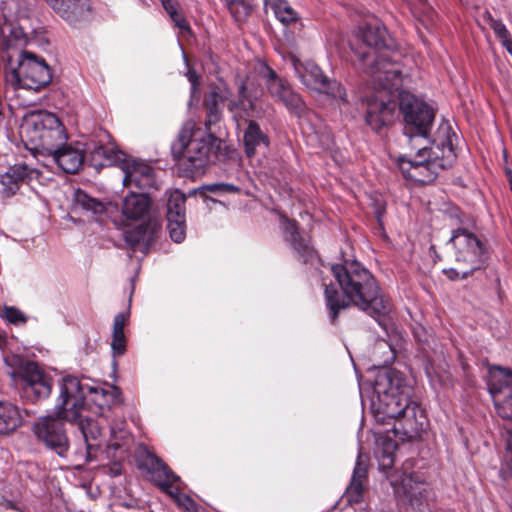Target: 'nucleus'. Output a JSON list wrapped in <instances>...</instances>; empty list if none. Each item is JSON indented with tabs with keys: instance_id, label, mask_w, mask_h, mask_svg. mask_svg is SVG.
I'll return each mask as SVG.
<instances>
[{
	"instance_id": "obj_23",
	"label": "nucleus",
	"mask_w": 512,
	"mask_h": 512,
	"mask_svg": "<svg viewBox=\"0 0 512 512\" xmlns=\"http://www.w3.org/2000/svg\"><path fill=\"white\" fill-rule=\"evenodd\" d=\"M40 172L27 164H15L0 176V193L4 198H11L17 194L24 184L37 179Z\"/></svg>"
},
{
	"instance_id": "obj_35",
	"label": "nucleus",
	"mask_w": 512,
	"mask_h": 512,
	"mask_svg": "<svg viewBox=\"0 0 512 512\" xmlns=\"http://www.w3.org/2000/svg\"><path fill=\"white\" fill-rule=\"evenodd\" d=\"M127 315L125 313H118L114 317L112 342L111 348L114 355H123L126 351V339L124 334V327L127 322Z\"/></svg>"
},
{
	"instance_id": "obj_42",
	"label": "nucleus",
	"mask_w": 512,
	"mask_h": 512,
	"mask_svg": "<svg viewBox=\"0 0 512 512\" xmlns=\"http://www.w3.org/2000/svg\"><path fill=\"white\" fill-rule=\"evenodd\" d=\"M204 189L212 193H237L240 191L237 186L228 183H214L206 185Z\"/></svg>"
},
{
	"instance_id": "obj_45",
	"label": "nucleus",
	"mask_w": 512,
	"mask_h": 512,
	"mask_svg": "<svg viewBox=\"0 0 512 512\" xmlns=\"http://www.w3.org/2000/svg\"><path fill=\"white\" fill-rule=\"evenodd\" d=\"M171 18L175 22V25L178 28H180L181 30H187L188 29V24H187L186 20L181 15H179L178 13L175 14V17H171Z\"/></svg>"
},
{
	"instance_id": "obj_18",
	"label": "nucleus",
	"mask_w": 512,
	"mask_h": 512,
	"mask_svg": "<svg viewBox=\"0 0 512 512\" xmlns=\"http://www.w3.org/2000/svg\"><path fill=\"white\" fill-rule=\"evenodd\" d=\"M280 228L284 241L292 249L295 257L303 263L313 264L318 259L317 251L311 243V238L300 233L298 223L295 220L280 216Z\"/></svg>"
},
{
	"instance_id": "obj_1",
	"label": "nucleus",
	"mask_w": 512,
	"mask_h": 512,
	"mask_svg": "<svg viewBox=\"0 0 512 512\" xmlns=\"http://www.w3.org/2000/svg\"><path fill=\"white\" fill-rule=\"evenodd\" d=\"M331 272L343 292L340 295L334 287L325 285L326 306L332 323L341 310L351 305L374 318L385 316L391 311L389 299L382 293L373 275L359 262L333 265Z\"/></svg>"
},
{
	"instance_id": "obj_48",
	"label": "nucleus",
	"mask_w": 512,
	"mask_h": 512,
	"mask_svg": "<svg viewBox=\"0 0 512 512\" xmlns=\"http://www.w3.org/2000/svg\"><path fill=\"white\" fill-rule=\"evenodd\" d=\"M508 175H509V185H510V189L512 191V172L510 170L508 171Z\"/></svg>"
},
{
	"instance_id": "obj_7",
	"label": "nucleus",
	"mask_w": 512,
	"mask_h": 512,
	"mask_svg": "<svg viewBox=\"0 0 512 512\" xmlns=\"http://www.w3.org/2000/svg\"><path fill=\"white\" fill-rule=\"evenodd\" d=\"M450 241L455 248V260L458 267L444 270L449 279H465L474 271L485 268L488 252L476 234L466 228H458L453 231Z\"/></svg>"
},
{
	"instance_id": "obj_21",
	"label": "nucleus",
	"mask_w": 512,
	"mask_h": 512,
	"mask_svg": "<svg viewBox=\"0 0 512 512\" xmlns=\"http://www.w3.org/2000/svg\"><path fill=\"white\" fill-rule=\"evenodd\" d=\"M367 477V465L363 462L362 455L359 454L353 469L350 484L338 503L340 506L339 509H361V507L357 506L361 505L363 502L364 485L367 482Z\"/></svg>"
},
{
	"instance_id": "obj_49",
	"label": "nucleus",
	"mask_w": 512,
	"mask_h": 512,
	"mask_svg": "<svg viewBox=\"0 0 512 512\" xmlns=\"http://www.w3.org/2000/svg\"><path fill=\"white\" fill-rule=\"evenodd\" d=\"M392 464H393V461H392V459L389 457V463L387 464V466H392Z\"/></svg>"
},
{
	"instance_id": "obj_31",
	"label": "nucleus",
	"mask_w": 512,
	"mask_h": 512,
	"mask_svg": "<svg viewBox=\"0 0 512 512\" xmlns=\"http://www.w3.org/2000/svg\"><path fill=\"white\" fill-rule=\"evenodd\" d=\"M269 139L263 133L260 126L253 120H250L248 127L244 133L245 152L248 157H252L256 153V149L260 146L267 147Z\"/></svg>"
},
{
	"instance_id": "obj_20",
	"label": "nucleus",
	"mask_w": 512,
	"mask_h": 512,
	"mask_svg": "<svg viewBox=\"0 0 512 512\" xmlns=\"http://www.w3.org/2000/svg\"><path fill=\"white\" fill-rule=\"evenodd\" d=\"M489 391L498 415L512 419V370L498 367L492 373Z\"/></svg>"
},
{
	"instance_id": "obj_10",
	"label": "nucleus",
	"mask_w": 512,
	"mask_h": 512,
	"mask_svg": "<svg viewBox=\"0 0 512 512\" xmlns=\"http://www.w3.org/2000/svg\"><path fill=\"white\" fill-rule=\"evenodd\" d=\"M399 108L405 122L404 134L410 139L426 137L435 117L434 110L406 91L399 92Z\"/></svg>"
},
{
	"instance_id": "obj_16",
	"label": "nucleus",
	"mask_w": 512,
	"mask_h": 512,
	"mask_svg": "<svg viewBox=\"0 0 512 512\" xmlns=\"http://www.w3.org/2000/svg\"><path fill=\"white\" fill-rule=\"evenodd\" d=\"M138 468L144 476L157 485L163 492L172 491L173 485L180 480L162 459L145 450L138 459Z\"/></svg>"
},
{
	"instance_id": "obj_33",
	"label": "nucleus",
	"mask_w": 512,
	"mask_h": 512,
	"mask_svg": "<svg viewBox=\"0 0 512 512\" xmlns=\"http://www.w3.org/2000/svg\"><path fill=\"white\" fill-rule=\"evenodd\" d=\"M401 492L411 504L415 500L416 508H420L425 488L422 483L416 482L411 474H405L400 485L396 487V493L400 495Z\"/></svg>"
},
{
	"instance_id": "obj_8",
	"label": "nucleus",
	"mask_w": 512,
	"mask_h": 512,
	"mask_svg": "<svg viewBox=\"0 0 512 512\" xmlns=\"http://www.w3.org/2000/svg\"><path fill=\"white\" fill-rule=\"evenodd\" d=\"M52 80V73L46 61L30 51H22L14 66L9 57L5 73L6 84L13 89L39 91Z\"/></svg>"
},
{
	"instance_id": "obj_17",
	"label": "nucleus",
	"mask_w": 512,
	"mask_h": 512,
	"mask_svg": "<svg viewBox=\"0 0 512 512\" xmlns=\"http://www.w3.org/2000/svg\"><path fill=\"white\" fill-rule=\"evenodd\" d=\"M265 86L270 96L282 103L291 113L300 114L304 109V102L299 94L295 93L289 83L279 77L270 67L266 66L263 72Z\"/></svg>"
},
{
	"instance_id": "obj_9",
	"label": "nucleus",
	"mask_w": 512,
	"mask_h": 512,
	"mask_svg": "<svg viewBox=\"0 0 512 512\" xmlns=\"http://www.w3.org/2000/svg\"><path fill=\"white\" fill-rule=\"evenodd\" d=\"M361 69L370 77L371 86L374 91L401 92L403 83L402 66L395 60H392L387 51L376 54L365 64L362 63Z\"/></svg>"
},
{
	"instance_id": "obj_39",
	"label": "nucleus",
	"mask_w": 512,
	"mask_h": 512,
	"mask_svg": "<svg viewBox=\"0 0 512 512\" xmlns=\"http://www.w3.org/2000/svg\"><path fill=\"white\" fill-rule=\"evenodd\" d=\"M254 0H231L228 4L229 11L235 21L243 22L251 14Z\"/></svg>"
},
{
	"instance_id": "obj_6",
	"label": "nucleus",
	"mask_w": 512,
	"mask_h": 512,
	"mask_svg": "<svg viewBox=\"0 0 512 512\" xmlns=\"http://www.w3.org/2000/svg\"><path fill=\"white\" fill-rule=\"evenodd\" d=\"M212 145V135L195 128L193 122H187L179 133L172 152L178 165L186 174L194 175L202 171L207 163Z\"/></svg>"
},
{
	"instance_id": "obj_2",
	"label": "nucleus",
	"mask_w": 512,
	"mask_h": 512,
	"mask_svg": "<svg viewBox=\"0 0 512 512\" xmlns=\"http://www.w3.org/2000/svg\"><path fill=\"white\" fill-rule=\"evenodd\" d=\"M399 382L389 374L377 378L372 410L378 422L388 423L392 419L399 422V427L393 428L395 436L412 438L424 429L425 417L417 403L409 399V388L401 387Z\"/></svg>"
},
{
	"instance_id": "obj_30",
	"label": "nucleus",
	"mask_w": 512,
	"mask_h": 512,
	"mask_svg": "<svg viewBox=\"0 0 512 512\" xmlns=\"http://www.w3.org/2000/svg\"><path fill=\"white\" fill-rule=\"evenodd\" d=\"M78 427L86 443V458L88 461L93 459V451L100 447V437L102 435V426L98 420L80 419Z\"/></svg>"
},
{
	"instance_id": "obj_15",
	"label": "nucleus",
	"mask_w": 512,
	"mask_h": 512,
	"mask_svg": "<svg viewBox=\"0 0 512 512\" xmlns=\"http://www.w3.org/2000/svg\"><path fill=\"white\" fill-rule=\"evenodd\" d=\"M123 174V185L145 193L157 189L155 170L147 162L126 155L119 167Z\"/></svg>"
},
{
	"instance_id": "obj_46",
	"label": "nucleus",
	"mask_w": 512,
	"mask_h": 512,
	"mask_svg": "<svg viewBox=\"0 0 512 512\" xmlns=\"http://www.w3.org/2000/svg\"><path fill=\"white\" fill-rule=\"evenodd\" d=\"M188 79L189 81L191 82L192 84V92H196L197 90V84H198V76L196 75L195 72H189L188 73Z\"/></svg>"
},
{
	"instance_id": "obj_4",
	"label": "nucleus",
	"mask_w": 512,
	"mask_h": 512,
	"mask_svg": "<svg viewBox=\"0 0 512 512\" xmlns=\"http://www.w3.org/2000/svg\"><path fill=\"white\" fill-rule=\"evenodd\" d=\"M456 153L450 137L430 147H423L412 157H399V168L405 178L419 183H430L439 172L451 167Z\"/></svg>"
},
{
	"instance_id": "obj_24",
	"label": "nucleus",
	"mask_w": 512,
	"mask_h": 512,
	"mask_svg": "<svg viewBox=\"0 0 512 512\" xmlns=\"http://www.w3.org/2000/svg\"><path fill=\"white\" fill-rule=\"evenodd\" d=\"M52 10L68 24L76 26L88 20L89 0H46Z\"/></svg>"
},
{
	"instance_id": "obj_36",
	"label": "nucleus",
	"mask_w": 512,
	"mask_h": 512,
	"mask_svg": "<svg viewBox=\"0 0 512 512\" xmlns=\"http://www.w3.org/2000/svg\"><path fill=\"white\" fill-rule=\"evenodd\" d=\"M225 96L217 90H211L204 98V106L207 110L205 125L210 129L212 124L217 123L221 118L219 104L224 101Z\"/></svg>"
},
{
	"instance_id": "obj_26",
	"label": "nucleus",
	"mask_w": 512,
	"mask_h": 512,
	"mask_svg": "<svg viewBox=\"0 0 512 512\" xmlns=\"http://www.w3.org/2000/svg\"><path fill=\"white\" fill-rule=\"evenodd\" d=\"M159 225L156 221L149 220L133 229L125 232L126 243L133 249L146 252L150 244L154 241Z\"/></svg>"
},
{
	"instance_id": "obj_40",
	"label": "nucleus",
	"mask_w": 512,
	"mask_h": 512,
	"mask_svg": "<svg viewBox=\"0 0 512 512\" xmlns=\"http://www.w3.org/2000/svg\"><path fill=\"white\" fill-rule=\"evenodd\" d=\"M165 493L171 496L180 509H184L187 512L195 510V502L186 494L179 492L178 488L174 485L172 491H165Z\"/></svg>"
},
{
	"instance_id": "obj_41",
	"label": "nucleus",
	"mask_w": 512,
	"mask_h": 512,
	"mask_svg": "<svg viewBox=\"0 0 512 512\" xmlns=\"http://www.w3.org/2000/svg\"><path fill=\"white\" fill-rule=\"evenodd\" d=\"M2 317L14 325L24 324L27 321L25 314L15 307H5Z\"/></svg>"
},
{
	"instance_id": "obj_27",
	"label": "nucleus",
	"mask_w": 512,
	"mask_h": 512,
	"mask_svg": "<svg viewBox=\"0 0 512 512\" xmlns=\"http://www.w3.org/2000/svg\"><path fill=\"white\" fill-rule=\"evenodd\" d=\"M50 156L60 169L69 174L77 173L84 163L83 151L66 143Z\"/></svg>"
},
{
	"instance_id": "obj_11",
	"label": "nucleus",
	"mask_w": 512,
	"mask_h": 512,
	"mask_svg": "<svg viewBox=\"0 0 512 512\" xmlns=\"http://www.w3.org/2000/svg\"><path fill=\"white\" fill-rule=\"evenodd\" d=\"M290 61L296 75L308 89L326 93L342 102L347 101L344 87L325 76L318 65L313 62L303 63L295 56H291Z\"/></svg>"
},
{
	"instance_id": "obj_14",
	"label": "nucleus",
	"mask_w": 512,
	"mask_h": 512,
	"mask_svg": "<svg viewBox=\"0 0 512 512\" xmlns=\"http://www.w3.org/2000/svg\"><path fill=\"white\" fill-rule=\"evenodd\" d=\"M24 397L31 402L46 399L52 392V378L32 361H20L18 371Z\"/></svg>"
},
{
	"instance_id": "obj_29",
	"label": "nucleus",
	"mask_w": 512,
	"mask_h": 512,
	"mask_svg": "<svg viewBox=\"0 0 512 512\" xmlns=\"http://www.w3.org/2000/svg\"><path fill=\"white\" fill-rule=\"evenodd\" d=\"M151 201L147 193H134L127 195L123 200L122 214L131 220H139L148 215Z\"/></svg>"
},
{
	"instance_id": "obj_12",
	"label": "nucleus",
	"mask_w": 512,
	"mask_h": 512,
	"mask_svg": "<svg viewBox=\"0 0 512 512\" xmlns=\"http://www.w3.org/2000/svg\"><path fill=\"white\" fill-rule=\"evenodd\" d=\"M33 433L46 448L62 458L67 457L70 442L63 420L56 415L39 417L33 424Z\"/></svg>"
},
{
	"instance_id": "obj_3",
	"label": "nucleus",
	"mask_w": 512,
	"mask_h": 512,
	"mask_svg": "<svg viewBox=\"0 0 512 512\" xmlns=\"http://www.w3.org/2000/svg\"><path fill=\"white\" fill-rule=\"evenodd\" d=\"M85 389L94 393V401L100 407L110 408L121 403V391L118 387L109 386L107 389L83 385L79 378L66 375L59 383V396L55 405V415L61 420L77 422L85 408Z\"/></svg>"
},
{
	"instance_id": "obj_37",
	"label": "nucleus",
	"mask_w": 512,
	"mask_h": 512,
	"mask_svg": "<svg viewBox=\"0 0 512 512\" xmlns=\"http://www.w3.org/2000/svg\"><path fill=\"white\" fill-rule=\"evenodd\" d=\"M270 6L276 18L285 25L298 20L297 12L285 0H273L270 2Z\"/></svg>"
},
{
	"instance_id": "obj_47",
	"label": "nucleus",
	"mask_w": 512,
	"mask_h": 512,
	"mask_svg": "<svg viewBox=\"0 0 512 512\" xmlns=\"http://www.w3.org/2000/svg\"><path fill=\"white\" fill-rule=\"evenodd\" d=\"M108 448L109 449H114V450H117L120 448V444L117 443V442H111L108 444Z\"/></svg>"
},
{
	"instance_id": "obj_34",
	"label": "nucleus",
	"mask_w": 512,
	"mask_h": 512,
	"mask_svg": "<svg viewBox=\"0 0 512 512\" xmlns=\"http://www.w3.org/2000/svg\"><path fill=\"white\" fill-rule=\"evenodd\" d=\"M21 425V415L17 406L0 403V434L14 431Z\"/></svg>"
},
{
	"instance_id": "obj_43",
	"label": "nucleus",
	"mask_w": 512,
	"mask_h": 512,
	"mask_svg": "<svg viewBox=\"0 0 512 512\" xmlns=\"http://www.w3.org/2000/svg\"><path fill=\"white\" fill-rule=\"evenodd\" d=\"M0 36L8 42L11 37H17V31L13 28L12 23L8 22L5 16L0 17Z\"/></svg>"
},
{
	"instance_id": "obj_13",
	"label": "nucleus",
	"mask_w": 512,
	"mask_h": 512,
	"mask_svg": "<svg viewBox=\"0 0 512 512\" xmlns=\"http://www.w3.org/2000/svg\"><path fill=\"white\" fill-rule=\"evenodd\" d=\"M355 37L356 42L351 44V48L363 64L369 61L371 57L381 53V49L392 47V41L386 28L380 24H368L359 28Z\"/></svg>"
},
{
	"instance_id": "obj_44",
	"label": "nucleus",
	"mask_w": 512,
	"mask_h": 512,
	"mask_svg": "<svg viewBox=\"0 0 512 512\" xmlns=\"http://www.w3.org/2000/svg\"><path fill=\"white\" fill-rule=\"evenodd\" d=\"M162 4L164 9L171 17H175L177 14L176 6L172 0H162Z\"/></svg>"
},
{
	"instance_id": "obj_32",
	"label": "nucleus",
	"mask_w": 512,
	"mask_h": 512,
	"mask_svg": "<svg viewBox=\"0 0 512 512\" xmlns=\"http://www.w3.org/2000/svg\"><path fill=\"white\" fill-rule=\"evenodd\" d=\"M105 210L102 202L89 196L85 191L77 189L73 193L72 211L74 213L91 212L92 214H101Z\"/></svg>"
},
{
	"instance_id": "obj_38",
	"label": "nucleus",
	"mask_w": 512,
	"mask_h": 512,
	"mask_svg": "<svg viewBox=\"0 0 512 512\" xmlns=\"http://www.w3.org/2000/svg\"><path fill=\"white\" fill-rule=\"evenodd\" d=\"M487 21L490 28L501 41L502 45L512 55V38L504 23L500 20L494 19L489 13H487Z\"/></svg>"
},
{
	"instance_id": "obj_28",
	"label": "nucleus",
	"mask_w": 512,
	"mask_h": 512,
	"mask_svg": "<svg viewBox=\"0 0 512 512\" xmlns=\"http://www.w3.org/2000/svg\"><path fill=\"white\" fill-rule=\"evenodd\" d=\"M255 100L256 97L253 98L251 92L248 91L247 83L242 81L238 87V99L228 103V110L235 119L252 117L256 108Z\"/></svg>"
},
{
	"instance_id": "obj_22",
	"label": "nucleus",
	"mask_w": 512,
	"mask_h": 512,
	"mask_svg": "<svg viewBox=\"0 0 512 512\" xmlns=\"http://www.w3.org/2000/svg\"><path fill=\"white\" fill-rule=\"evenodd\" d=\"M185 195L179 191H171L167 201V228L173 241L180 243L186 235Z\"/></svg>"
},
{
	"instance_id": "obj_25",
	"label": "nucleus",
	"mask_w": 512,
	"mask_h": 512,
	"mask_svg": "<svg viewBox=\"0 0 512 512\" xmlns=\"http://www.w3.org/2000/svg\"><path fill=\"white\" fill-rule=\"evenodd\" d=\"M87 151L90 155V162L95 168L117 166L120 167L122 160L126 155L119 150L114 143H93L88 146Z\"/></svg>"
},
{
	"instance_id": "obj_19",
	"label": "nucleus",
	"mask_w": 512,
	"mask_h": 512,
	"mask_svg": "<svg viewBox=\"0 0 512 512\" xmlns=\"http://www.w3.org/2000/svg\"><path fill=\"white\" fill-rule=\"evenodd\" d=\"M392 94L374 91L367 96L366 123L375 131L391 124L394 120L396 102Z\"/></svg>"
},
{
	"instance_id": "obj_5",
	"label": "nucleus",
	"mask_w": 512,
	"mask_h": 512,
	"mask_svg": "<svg viewBox=\"0 0 512 512\" xmlns=\"http://www.w3.org/2000/svg\"><path fill=\"white\" fill-rule=\"evenodd\" d=\"M21 137L34 149L50 155L67 141V133L61 121L47 111H36L24 116L20 127Z\"/></svg>"
}]
</instances>
